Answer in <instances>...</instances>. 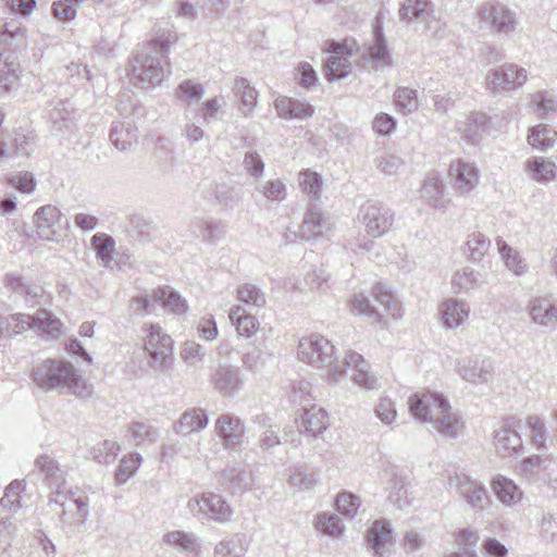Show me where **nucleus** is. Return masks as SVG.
Wrapping results in <instances>:
<instances>
[{
  "label": "nucleus",
  "instance_id": "1",
  "mask_svg": "<svg viewBox=\"0 0 557 557\" xmlns=\"http://www.w3.org/2000/svg\"><path fill=\"white\" fill-rule=\"evenodd\" d=\"M298 358L322 372L329 383L341 382L346 370H351V381L367 391L380 387L379 379L370 371L369 362L359 354L349 351L343 360L335 354V346L326 337L318 334L302 337L298 344Z\"/></svg>",
  "mask_w": 557,
  "mask_h": 557
},
{
  "label": "nucleus",
  "instance_id": "2",
  "mask_svg": "<svg viewBox=\"0 0 557 557\" xmlns=\"http://www.w3.org/2000/svg\"><path fill=\"white\" fill-rule=\"evenodd\" d=\"M176 41L177 34L174 30L156 25L151 39L134 57L132 83L145 91L160 86L171 75V62L168 54L171 46Z\"/></svg>",
  "mask_w": 557,
  "mask_h": 557
},
{
  "label": "nucleus",
  "instance_id": "3",
  "mask_svg": "<svg viewBox=\"0 0 557 557\" xmlns=\"http://www.w3.org/2000/svg\"><path fill=\"white\" fill-rule=\"evenodd\" d=\"M408 407L417 421L429 424L441 436L456 438L461 434L463 422L443 395L432 392L414 394L410 396Z\"/></svg>",
  "mask_w": 557,
  "mask_h": 557
},
{
  "label": "nucleus",
  "instance_id": "4",
  "mask_svg": "<svg viewBox=\"0 0 557 557\" xmlns=\"http://www.w3.org/2000/svg\"><path fill=\"white\" fill-rule=\"evenodd\" d=\"M33 379L42 389L67 388L81 399L89 398L94 392L92 385L66 360L47 359L38 363L33 371Z\"/></svg>",
  "mask_w": 557,
  "mask_h": 557
},
{
  "label": "nucleus",
  "instance_id": "5",
  "mask_svg": "<svg viewBox=\"0 0 557 557\" xmlns=\"http://www.w3.org/2000/svg\"><path fill=\"white\" fill-rule=\"evenodd\" d=\"M140 341L151 367L162 372L173 370L174 341L159 323L145 322L140 326Z\"/></svg>",
  "mask_w": 557,
  "mask_h": 557
},
{
  "label": "nucleus",
  "instance_id": "6",
  "mask_svg": "<svg viewBox=\"0 0 557 557\" xmlns=\"http://www.w3.org/2000/svg\"><path fill=\"white\" fill-rule=\"evenodd\" d=\"M34 472L50 490V502L64 505L67 470L53 456L40 454L34 460Z\"/></svg>",
  "mask_w": 557,
  "mask_h": 557
},
{
  "label": "nucleus",
  "instance_id": "7",
  "mask_svg": "<svg viewBox=\"0 0 557 557\" xmlns=\"http://www.w3.org/2000/svg\"><path fill=\"white\" fill-rule=\"evenodd\" d=\"M187 510L197 519L225 523L234 513L225 498L213 492H203L190 497L186 505Z\"/></svg>",
  "mask_w": 557,
  "mask_h": 557
},
{
  "label": "nucleus",
  "instance_id": "8",
  "mask_svg": "<svg viewBox=\"0 0 557 557\" xmlns=\"http://www.w3.org/2000/svg\"><path fill=\"white\" fill-rule=\"evenodd\" d=\"M61 322L47 310H39L35 315L13 313L5 319V336H16L30 329L47 334L60 333Z\"/></svg>",
  "mask_w": 557,
  "mask_h": 557
},
{
  "label": "nucleus",
  "instance_id": "9",
  "mask_svg": "<svg viewBox=\"0 0 557 557\" xmlns=\"http://www.w3.org/2000/svg\"><path fill=\"white\" fill-rule=\"evenodd\" d=\"M528 78L529 72L524 67L508 63L490 70L485 76V86L490 92L503 95L520 89Z\"/></svg>",
  "mask_w": 557,
  "mask_h": 557
},
{
  "label": "nucleus",
  "instance_id": "10",
  "mask_svg": "<svg viewBox=\"0 0 557 557\" xmlns=\"http://www.w3.org/2000/svg\"><path fill=\"white\" fill-rule=\"evenodd\" d=\"M357 50L354 40L339 44L332 41L327 48L331 55L327 58L324 66V75L329 81H338L347 77L352 70L350 60Z\"/></svg>",
  "mask_w": 557,
  "mask_h": 557
},
{
  "label": "nucleus",
  "instance_id": "11",
  "mask_svg": "<svg viewBox=\"0 0 557 557\" xmlns=\"http://www.w3.org/2000/svg\"><path fill=\"white\" fill-rule=\"evenodd\" d=\"M359 220L367 234L377 238L389 231L394 223V212L380 202L368 201L360 208Z\"/></svg>",
  "mask_w": 557,
  "mask_h": 557
},
{
  "label": "nucleus",
  "instance_id": "12",
  "mask_svg": "<svg viewBox=\"0 0 557 557\" xmlns=\"http://www.w3.org/2000/svg\"><path fill=\"white\" fill-rule=\"evenodd\" d=\"M448 487L455 490L472 508L483 510L491 504L485 486L465 473L450 474Z\"/></svg>",
  "mask_w": 557,
  "mask_h": 557
},
{
  "label": "nucleus",
  "instance_id": "13",
  "mask_svg": "<svg viewBox=\"0 0 557 557\" xmlns=\"http://www.w3.org/2000/svg\"><path fill=\"white\" fill-rule=\"evenodd\" d=\"M476 16L481 24L498 33L511 32L517 24L516 13L499 2L483 3L478 9Z\"/></svg>",
  "mask_w": 557,
  "mask_h": 557
},
{
  "label": "nucleus",
  "instance_id": "14",
  "mask_svg": "<svg viewBox=\"0 0 557 557\" xmlns=\"http://www.w3.org/2000/svg\"><path fill=\"white\" fill-rule=\"evenodd\" d=\"M451 187L456 195L467 196L473 191L480 183V170L474 162L463 159L451 161L448 170Z\"/></svg>",
  "mask_w": 557,
  "mask_h": 557
},
{
  "label": "nucleus",
  "instance_id": "15",
  "mask_svg": "<svg viewBox=\"0 0 557 557\" xmlns=\"http://www.w3.org/2000/svg\"><path fill=\"white\" fill-rule=\"evenodd\" d=\"M419 199L435 210H446L451 200L447 196L446 186L437 172H429L420 186Z\"/></svg>",
  "mask_w": 557,
  "mask_h": 557
},
{
  "label": "nucleus",
  "instance_id": "16",
  "mask_svg": "<svg viewBox=\"0 0 557 557\" xmlns=\"http://www.w3.org/2000/svg\"><path fill=\"white\" fill-rule=\"evenodd\" d=\"M216 435L222 445L228 450H238L245 441V426L242 420L233 413H223L214 423Z\"/></svg>",
  "mask_w": 557,
  "mask_h": 557
},
{
  "label": "nucleus",
  "instance_id": "17",
  "mask_svg": "<svg viewBox=\"0 0 557 557\" xmlns=\"http://www.w3.org/2000/svg\"><path fill=\"white\" fill-rule=\"evenodd\" d=\"M394 545L393 530L385 520H375L367 532V548L373 557H389Z\"/></svg>",
  "mask_w": 557,
  "mask_h": 557
},
{
  "label": "nucleus",
  "instance_id": "18",
  "mask_svg": "<svg viewBox=\"0 0 557 557\" xmlns=\"http://www.w3.org/2000/svg\"><path fill=\"white\" fill-rule=\"evenodd\" d=\"M523 429V420L509 418L495 431V446L503 455L517 454L522 448V438L519 433Z\"/></svg>",
  "mask_w": 557,
  "mask_h": 557
},
{
  "label": "nucleus",
  "instance_id": "19",
  "mask_svg": "<svg viewBox=\"0 0 557 557\" xmlns=\"http://www.w3.org/2000/svg\"><path fill=\"white\" fill-rule=\"evenodd\" d=\"M457 372L469 383L487 384L493 380L494 368L488 359L467 357L458 360Z\"/></svg>",
  "mask_w": 557,
  "mask_h": 557
},
{
  "label": "nucleus",
  "instance_id": "20",
  "mask_svg": "<svg viewBox=\"0 0 557 557\" xmlns=\"http://www.w3.org/2000/svg\"><path fill=\"white\" fill-rule=\"evenodd\" d=\"M61 211L52 205H46L34 213V224L38 237L47 242H60L57 226L61 221Z\"/></svg>",
  "mask_w": 557,
  "mask_h": 557
},
{
  "label": "nucleus",
  "instance_id": "21",
  "mask_svg": "<svg viewBox=\"0 0 557 557\" xmlns=\"http://www.w3.org/2000/svg\"><path fill=\"white\" fill-rule=\"evenodd\" d=\"M528 314L537 326L557 327V301L550 296H537L530 299Z\"/></svg>",
  "mask_w": 557,
  "mask_h": 557
},
{
  "label": "nucleus",
  "instance_id": "22",
  "mask_svg": "<svg viewBox=\"0 0 557 557\" xmlns=\"http://www.w3.org/2000/svg\"><path fill=\"white\" fill-rule=\"evenodd\" d=\"M4 284L12 293L23 298L27 308L39 305L44 297V288L40 285L18 273H8Z\"/></svg>",
  "mask_w": 557,
  "mask_h": 557
},
{
  "label": "nucleus",
  "instance_id": "23",
  "mask_svg": "<svg viewBox=\"0 0 557 557\" xmlns=\"http://www.w3.org/2000/svg\"><path fill=\"white\" fill-rule=\"evenodd\" d=\"M457 131L465 140L478 145L490 132L491 120L485 113L472 112L457 122Z\"/></svg>",
  "mask_w": 557,
  "mask_h": 557
},
{
  "label": "nucleus",
  "instance_id": "24",
  "mask_svg": "<svg viewBox=\"0 0 557 557\" xmlns=\"http://www.w3.org/2000/svg\"><path fill=\"white\" fill-rule=\"evenodd\" d=\"M490 486L496 499L505 507H515L523 498L522 488L513 480L503 474L494 475Z\"/></svg>",
  "mask_w": 557,
  "mask_h": 557
},
{
  "label": "nucleus",
  "instance_id": "25",
  "mask_svg": "<svg viewBox=\"0 0 557 557\" xmlns=\"http://www.w3.org/2000/svg\"><path fill=\"white\" fill-rule=\"evenodd\" d=\"M213 387L224 396H232L243 385L240 370L230 364H220L211 377Z\"/></svg>",
  "mask_w": 557,
  "mask_h": 557
},
{
  "label": "nucleus",
  "instance_id": "26",
  "mask_svg": "<svg viewBox=\"0 0 557 557\" xmlns=\"http://www.w3.org/2000/svg\"><path fill=\"white\" fill-rule=\"evenodd\" d=\"M443 325L446 329H457L469 318L470 306L467 301L457 298L445 299L438 308Z\"/></svg>",
  "mask_w": 557,
  "mask_h": 557
},
{
  "label": "nucleus",
  "instance_id": "27",
  "mask_svg": "<svg viewBox=\"0 0 557 557\" xmlns=\"http://www.w3.org/2000/svg\"><path fill=\"white\" fill-rule=\"evenodd\" d=\"M27 45V28L18 18L0 20V47L20 49Z\"/></svg>",
  "mask_w": 557,
  "mask_h": 557
},
{
  "label": "nucleus",
  "instance_id": "28",
  "mask_svg": "<svg viewBox=\"0 0 557 557\" xmlns=\"http://www.w3.org/2000/svg\"><path fill=\"white\" fill-rule=\"evenodd\" d=\"M385 488L388 491V499L398 509L403 510L411 505L412 498L406 488L405 478L397 469L391 467L384 470Z\"/></svg>",
  "mask_w": 557,
  "mask_h": 557
},
{
  "label": "nucleus",
  "instance_id": "29",
  "mask_svg": "<svg viewBox=\"0 0 557 557\" xmlns=\"http://www.w3.org/2000/svg\"><path fill=\"white\" fill-rule=\"evenodd\" d=\"M274 108L277 115L282 119L307 120L314 112L310 103L285 96H280L275 99Z\"/></svg>",
  "mask_w": 557,
  "mask_h": 557
},
{
  "label": "nucleus",
  "instance_id": "30",
  "mask_svg": "<svg viewBox=\"0 0 557 557\" xmlns=\"http://www.w3.org/2000/svg\"><path fill=\"white\" fill-rule=\"evenodd\" d=\"M109 137L119 151H129L137 144V128L131 122L116 121L111 126Z\"/></svg>",
  "mask_w": 557,
  "mask_h": 557
},
{
  "label": "nucleus",
  "instance_id": "31",
  "mask_svg": "<svg viewBox=\"0 0 557 557\" xmlns=\"http://www.w3.org/2000/svg\"><path fill=\"white\" fill-rule=\"evenodd\" d=\"M209 418L201 408H189L181 416L174 424V432L180 435H188L193 432H200L207 428Z\"/></svg>",
  "mask_w": 557,
  "mask_h": 557
},
{
  "label": "nucleus",
  "instance_id": "32",
  "mask_svg": "<svg viewBox=\"0 0 557 557\" xmlns=\"http://www.w3.org/2000/svg\"><path fill=\"white\" fill-rule=\"evenodd\" d=\"M228 318L239 336L249 338L259 330V321L257 318L247 312L246 308L242 305L232 307L228 312Z\"/></svg>",
  "mask_w": 557,
  "mask_h": 557
},
{
  "label": "nucleus",
  "instance_id": "33",
  "mask_svg": "<svg viewBox=\"0 0 557 557\" xmlns=\"http://www.w3.org/2000/svg\"><path fill=\"white\" fill-rule=\"evenodd\" d=\"M481 272L470 267L456 271L451 277V286L456 294H463L480 288L484 284Z\"/></svg>",
  "mask_w": 557,
  "mask_h": 557
},
{
  "label": "nucleus",
  "instance_id": "34",
  "mask_svg": "<svg viewBox=\"0 0 557 557\" xmlns=\"http://www.w3.org/2000/svg\"><path fill=\"white\" fill-rule=\"evenodd\" d=\"M301 426L307 434L318 437L329 428L326 411L315 406L305 408L301 414Z\"/></svg>",
  "mask_w": 557,
  "mask_h": 557
},
{
  "label": "nucleus",
  "instance_id": "35",
  "mask_svg": "<svg viewBox=\"0 0 557 557\" xmlns=\"http://www.w3.org/2000/svg\"><path fill=\"white\" fill-rule=\"evenodd\" d=\"M326 228V221L321 210L312 205L308 208L300 225V237L306 240L314 239Z\"/></svg>",
  "mask_w": 557,
  "mask_h": 557
},
{
  "label": "nucleus",
  "instance_id": "36",
  "mask_svg": "<svg viewBox=\"0 0 557 557\" xmlns=\"http://www.w3.org/2000/svg\"><path fill=\"white\" fill-rule=\"evenodd\" d=\"M97 261L104 268H111L115 253V240L107 233H96L90 239Z\"/></svg>",
  "mask_w": 557,
  "mask_h": 557
},
{
  "label": "nucleus",
  "instance_id": "37",
  "mask_svg": "<svg viewBox=\"0 0 557 557\" xmlns=\"http://www.w3.org/2000/svg\"><path fill=\"white\" fill-rule=\"evenodd\" d=\"M434 13V5L430 0H405L399 9V17L410 22L420 20L426 22Z\"/></svg>",
  "mask_w": 557,
  "mask_h": 557
},
{
  "label": "nucleus",
  "instance_id": "38",
  "mask_svg": "<svg viewBox=\"0 0 557 557\" xmlns=\"http://www.w3.org/2000/svg\"><path fill=\"white\" fill-rule=\"evenodd\" d=\"M525 170L534 181L547 183L556 177L557 166L549 159L534 157L527 160Z\"/></svg>",
  "mask_w": 557,
  "mask_h": 557
},
{
  "label": "nucleus",
  "instance_id": "39",
  "mask_svg": "<svg viewBox=\"0 0 557 557\" xmlns=\"http://www.w3.org/2000/svg\"><path fill=\"white\" fill-rule=\"evenodd\" d=\"M163 542L188 554H197L201 547L200 540L195 533L180 530L168 532L163 536Z\"/></svg>",
  "mask_w": 557,
  "mask_h": 557
},
{
  "label": "nucleus",
  "instance_id": "40",
  "mask_svg": "<svg viewBox=\"0 0 557 557\" xmlns=\"http://www.w3.org/2000/svg\"><path fill=\"white\" fill-rule=\"evenodd\" d=\"M233 90L239 97L242 113L245 116L251 115L258 100V92L255 87L250 85L248 79L238 77L235 81Z\"/></svg>",
  "mask_w": 557,
  "mask_h": 557
},
{
  "label": "nucleus",
  "instance_id": "41",
  "mask_svg": "<svg viewBox=\"0 0 557 557\" xmlns=\"http://www.w3.org/2000/svg\"><path fill=\"white\" fill-rule=\"evenodd\" d=\"M498 252L502 256V259L505 263V267L511 271L515 275H522L528 271V264L520 256L519 251L511 248L505 240L502 238L496 242Z\"/></svg>",
  "mask_w": 557,
  "mask_h": 557
},
{
  "label": "nucleus",
  "instance_id": "42",
  "mask_svg": "<svg viewBox=\"0 0 557 557\" xmlns=\"http://www.w3.org/2000/svg\"><path fill=\"white\" fill-rule=\"evenodd\" d=\"M127 433L136 445L153 444L160 435L158 428L145 421L131 422L127 426Z\"/></svg>",
  "mask_w": 557,
  "mask_h": 557
},
{
  "label": "nucleus",
  "instance_id": "43",
  "mask_svg": "<svg viewBox=\"0 0 557 557\" xmlns=\"http://www.w3.org/2000/svg\"><path fill=\"white\" fill-rule=\"evenodd\" d=\"M557 139V132L546 124H539L530 129L528 143L540 150H547L554 146Z\"/></svg>",
  "mask_w": 557,
  "mask_h": 557
},
{
  "label": "nucleus",
  "instance_id": "44",
  "mask_svg": "<svg viewBox=\"0 0 557 557\" xmlns=\"http://www.w3.org/2000/svg\"><path fill=\"white\" fill-rule=\"evenodd\" d=\"M153 298L170 311L182 314L187 311L186 301L172 288L159 287L153 292Z\"/></svg>",
  "mask_w": 557,
  "mask_h": 557
},
{
  "label": "nucleus",
  "instance_id": "45",
  "mask_svg": "<svg viewBox=\"0 0 557 557\" xmlns=\"http://www.w3.org/2000/svg\"><path fill=\"white\" fill-rule=\"evenodd\" d=\"M26 490L25 480H13L5 488L0 499V505L4 510L17 512L22 508L21 494Z\"/></svg>",
  "mask_w": 557,
  "mask_h": 557
},
{
  "label": "nucleus",
  "instance_id": "46",
  "mask_svg": "<svg viewBox=\"0 0 557 557\" xmlns=\"http://www.w3.org/2000/svg\"><path fill=\"white\" fill-rule=\"evenodd\" d=\"M203 92L202 85L191 79L182 82L175 90L177 99L186 106L185 110H188L189 113H195L190 106L193 102H199Z\"/></svg>",
  "mask_w": 557,
  "mask_h": 557
},
{
  "label": "nucleus",
  "instance_id": "47",
  "mask_svg": "<svg viewBox=\"0 0 557 557\" xmlns=\"http://www.w3.org/2000/svg\"><path fill=\"white\" fill-rule=\"evenodd\" d=\"M374 37L373 44L369 47V55L376 69L388 66L391 63V55L380 26L375 27Z\"/></svg>",
  "mask_w": 557,
  "mask_h": 557
},
{
  "label": "nucleus",
  "instance_id": "48",
  "mask_svg": "<svg viewBox=\"0 0 557 557\" xmlns=\"http://www.w3.org/2000/svg\"><path fill=\"white\" fill-rule=\"evenodd\" d=\"M314 527L323 534L332 537H339L345 531V525L342 523V520L333 512H322L318 515Z\"/></svg>",
  "mask_w": 557,
  "mask_h": 557
},
{
  "label": "nucleus",
  "instance_id": "49",
  "mask_svg": "<svg viewBox=\"0 0 557 557\" xmlns=\"http://www.w3.org/2000/svg\"><path fill=\"white\" fill-rule=\"evenodd\" d=\"M121 446L117 442L112 440H104L96 444L90 454L95 461L101 465H110L115 461Z\"/></svg>",
  "mask_w": 557,
  "mask_h": 557
},
{
  "label": "nucleus",
  "instance_id": "50",
  "mask_svg": "<svg viewBox=\"0 0 557 557\" xmlns=\"http://www.w3.org/2000/svg\"><path fill=\"white\" fill-rule=\"evenodd\" d=\"M237 300L249 308H262L267 304L265 294L253 284H245L237 288Z\"/></svg>",
  "mask_w": 557,
  "mask_h": 557
},
{
  "label": "nucleus",
  "instance_id": "51",
  "mask_svg": "<svg viewBox=\"0 0 557 557\" xmlns=\"http://www.w3.org/2000/svg\"><path fill=\"white\" fill-rule=\"evenodd\" d=\"M490 246L491 242L484 234L480 232H473L468 236L466 243V251L472 261L479 262L485 256Z\"/></svg>",
  "mask_w": 557,
  "mask_h": 557
},
{
  "label": "nucleus",
  "instance_id": "52",
  "mask_svg": "<svg viewBox=\"0 0 557 557\" xmlns=\"http://www.w3.org/2000/svg\"><path fill=\"white\" fill-rule=\"evenodd\" d=\"M394 102L403 114H411L419 108L417 91L408 87H398L396 89Z\"/></svg>",
  "mask_w": 557,
  "mask_h": 557
},
{
  "label": "nucleus",
  "instance_id": "53",
  "mask_svg": "<svg viewBox=\"0 0 557 557\" xmlns=\"http://www.w3.org/2000/svg\"><path fill=\"white\" fill-rule=\"evenodd\" d=\"M533 110L545 117L557 112V98L548 91H536L531 95Z\"/></svg>",
  "mask_w": 557,
  "mask_h": 557
},
{
  "label": "nucleus",
  "instance_id": "54",
  "mask_svg": "<svg viewBox=\"0 0 557 557\" xmlns=\"http://www.w3.org/2000/svg\"><path fill=\"white\" fill-rule=\"evenodd\" d=\"M181 359L188 366L197 368L206 358V348L195 341H186L181 346Z\"/></svg>",
  "mask_w": 557,
  "mask_h": 557
},
{
  "label": "nucleus",
  "instance_id": "55",
  "mask_svg": "<svg viewBox=\"0 0 557 557\" xmlns=\"http://www.w3.org/2000/svg\"><path fill=\"white\" fill-rule=\"evenodd\" d=\"M195 233L208 243H213L221 238L224 233V225L221 222L212 220H196L194 223Z\"/></svg>",
  "mask_w": 557,
  "mask_h": 557
},
{
  "label": "nucleus",
  "instance_id": "56",
  "mask_svg": "<svg viewBox=\"0 0 557 557\" xmlns=\"http://www.w3.org/2000/svg\"><path fill=\"white\" fill-rule=\"evenodd\" d=\"M335 506L341 515L346 518H354L359 511L361 500L350 492H342L335 498Z\"/></svg>",
  "mask_w": 557,
  "mask_h": 557
},
{
  "label": "nucleus",
  "instance_id": "57",
  "mask_svg": "<svg viewBox=\"0 0 557 557\" xmlns=\"http://www.w3.org/2000/svg\"><path fill=\"white\" fill-rule=\"evenodd\" d=\"M141 461L143 457L137 453L124 456L121 459L115 473L116 481L119 483H125L128 479L135 475L139 466L141 465Z\"/></svg>",
  "mask_w": 557,
  "mask_h": 557
},
{
  "label": "nucleus",
  "instance_id": "58",
  "mask_svg": "<svg viewBox=\"0 0 557 557\" xmlns=\"http://www.w3.org/2000/svg\"><path fill=\"white\" fill-rule=\"evenodd\" d=\"M246 553L240 539L237 536L222 540L219 542L213 552V557H243Z\"/></svg>",
  "mask_w": 557,
  "mask_h": 557
},
{
  "label": "nucleus",
  "instance_id": "59",
  "mask_svg": "<svg viewBox=\"0 0 557 557\" xmlns=\"http://www.w3.org/2000/svg\"><path fill=\"white\" fill-rule=\"evenodd\" d=\"M288 484L297 492L308 491L317 484V478L312 473L293 467L288 469Z\"/></svg>",
  "mask_w": 557,
  "mask_h": 557
},
{
  "label": "nucleus",
  "instance_id": "60",
  "mask_svg": "<svg viewBox=\"0 0 557 557\" xmlns=\"http://www.w3.org/2000/svg\"><path fill=\"white\" fill-rule=\"evenodd\" d=\"M299 183L305 194L310 196L312 199H319L322 180L321 176L309 170H306L299 174Z\"/></svg>",
  "mask_w": 557,
  "mask_h": 557
},
{
  "label": "nucleus",
  "instance_id": "61",
  "mask_svg": "<svg viewBox=\"0 0 557 557\" xmlns=\"http://www.w3.org/2000/svg\"><path fill=\"white\" fill-rule=\"evenodd\" d=\"M256 189L267 199L272 201L281 202L286 196L285 185L280 180H270L264 183H260Z\"/></svg>",
  "mask_w": 557,
  "mask_h": 557
},
{
  "label": "nucleus",
  "instance_id": "62",
  "mask_svg": "<svg viewBox=\"0 0 557 557\" xmlns=\"http://www.w3.org/2000/svg\"><path fill=\"white\" fill-rule=\"evenodd\" d=\"M84 0H57L52 4L53 16L60 21H72Z\"/></svg>",
  "mask_w": 557,
  "mask_h": 557
},
{
  "label": "nucleus",
  "instance_id": "63",
  "mask_svg": "<svg viewBox=\"0 0 557 557\" xmlns=\"http://www.w3.org/2000/svg\"><path fill=\"white\" fill-rule=\"evenodd\" d=\"M223 479L231 484L233 491H243L251 487L249 474L240 468L232 467L223 471Z\"/></svg>",
  "mask_w": 557,
  "mask_h": 557
},
{
  "label": "nucleus",
  "instance_id": "64",
  "mask_svg": "<svg viewBox=\"0 0 557 557\" xmlns=\"http://www.w3.org/2000/svg\"><path fill=\"white\" fill-rule=\"evenodd\" d=\"M375 417L385 425L392 426L396 420L395 404L387 397H381L374 407Z\"/></svg>",
  "mask_w": 557,
  "mask_h": 557
}]
</instances>
